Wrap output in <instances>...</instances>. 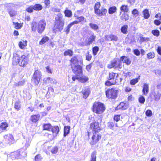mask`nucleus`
<instances>
[{
    "instance_id": "obj_1",
    "label": "nucleus",
    "mask_w": 161,
    "mask_h": 161,
    "mask_svg": "<svg viewBox=\"0 0 161 161\" xmlns=\"http://www.w3.org/2000/svg\"><path fill=\"white\" fill-rule=\"evenodd\" d=\"M28 63V58L26 56L23 55L20 56L17 53L14 54L12 61V64L14 65L19 64L20 66L24 67Z\"/></svg>"
},
{
    "instance_id": "obj_2",
    "label": "nucleus",
    "mask_w": 161,
    "mask_h": 161,
    "mask_svg": "<svg viewBox=\"0 0 161 161\" xmlns=\"http://www.w3.org/2000/svg\"><path fill=\"white\" fill-rule=\"evenodd\" d=\"M93 111L97 114L102 113L105 110L104 105L99 102H96L94 103L92 108Z\"/></svg>"
},
{
    "instance_id": "obj_3",
    "label": "nucleus",
    "mask_w": 161,
    "mask_h": 161,
    "mask_svg": "<svg viewBox=\"0 0 161 161\" xmlns=\"http://www.w3.org/2000/svg\"><path fill=\"white\" fill-rule=\"evenodd\" d=\"M41 76V72L39 70H36L34 73L32 79V82L35 85H37L40 81Z\"/></svg>"
},
{
    "instance_id": "obj_4",
    "label": "nucleus",
    "mask_w": 161,
    "mask_h": 161,
    "mask_svg": "<svg viewBox=\"0 0 161 161\" xmlns=\"http://www.w3.org/2000/svg\"><path fill=\"white\" fill-rule=\"evenodd\" d=\"M117 90L114 88L108 89L106 92L107 97L112 99H115L117 97Z\"/></svg>"
},
{
    "instance_id": "obj_5",
    "label": "nucleus",
    "mask_w": 161,
    "mask_h": 161,
    "mask_svg": "<svg viewBox=\"0 0 161 161\" xmlns=\"http://www.w3.org/2000/svg\"><path fill=\"white\" fill-rule=\"evenodd\" d=\"M101 136L98 132H93V135L92 137V140L90 142L91 145L95 144L101 138Z\"/></svg>"
},
{
    "instance_id": "obj_6",
    "label": "nucleus",
    "mask_w": 161,
    "mask_h": 161,
    "mask_svg": "<svg viewBox=\"0 0 161 161\" xmlns=\"http://www.w3.org/2000/svg\"><path fill=\"white\" fill-rule=\"evenodd\" d=\"M5 6L8 8V13L11 17H13L16 15V12L13 10V8L14 7L13 4L10 3L6 4Z\"/></svg>"
},
{
    "instance_id": "obj_7",
    "label": "nucleus",
    "mask_w": 161,
    "mask_h": 161,
    "mask_svg": "<svg viewBox=\"0 0 161 161\" xmlns=\"http://www.w3.org/2000/svg\"><path fill=\"white\" fill-rule=\"evenodd\" d=\"M72 69L73 72L76 75L80 76L82 75V68L80 65H72Z\"/></svg>"
},
{
    "instance_id": "obj_8",
    "label": "nucleus",
    "mask_w": 161,
    "mask_h": 161,
    "mask_svg": "<svg viewBox=\"0 0 161 161\" xmlns=\"http://www.w3.org/2000/svg\"><path fill=\"white\" fill-rule=\"evenodd\" d=\"M46 25V22L44 20L40 21L37 25L38 32L39 33H42L44 30Z\"/></svg>"
},
{
    "instance_id": "obj_9",
    "label": "nucleus",
    "mask_w": 161,
    "mask_h": 161,
    "mask_svg": "<svg viewBox=\"0 0 161 161\" xmlns=\"http://www.w3.org/2000/svg\"><path fill=\"white\" fill-rule=\"evenodd\" d=\"M121 64L120 61L119 60H114L111 61L110 63L108 64V67L109 69L112 68H114L118 67H120Z\"/></svg>"
},
{
    "instance_id": "obj_10",
    "label": "nucleus",
    "mask_w": 161,
    "mask_h": 161,
    "mask_svg": "<svg viewBox=\"0 0 161 161\" xmlns=\"http://www.w3.org/2000/svg\"><path fill=\"white\" fill-rule=\"evenodd\" d=\"M90 127L92 130L93 132H98L101 130L100 124L97 122H95L92 123L90 125Z\"/></svg>"
},
{
    "instance_id": "obj_11",
    "label": "nucleus",
    "mask_w": 161,
    "mask_h": 161,
    "mask_svg": "<svg viewBox=\"0 0 161 161\" xmlns=\"http://www.w3.org/2000/svg\"><path fill=\"white\" fill-rule=\"evenodd\" d=\"M55 29L58 31H61L63 28L64 22L55 23Z\"/></svg>"
},
{
    "instance_id": "obj_12",
    "label": "nucleus",
    "mask_w": 161,
    "mask_h": 161,
    "mask_svg": "<svg viewBox=\"0 0 161 161\" xmlns=\"http://www.w3.org/2000/svg\"><path fill=\"white\" fill-rule=\"evenodd\" d=\"M4 137L5 142L7 143H9L14 142L13 137L11 134L5 135Z\"/></svg>"
},
{
    "instance_id": "obj_13",
    "label": "nucleus",
    "mask_w": 161,
    "mask_h": 161,
    "mask_svg": "<svg viewBox=\"0 0 161 161\" xmlns=\"http://www.w3.org/2000/svg\"><path fill=\"white\" fill-rule=\"evenodd\" d=\"M43 81L46 84H56L57 83L55 79L50 77L45 78Z\"/></svg>"
},
{
    "instance_id": "obj_14",
    "label": "nucleus",
    "mask_w": 161,
    "mask_h": 161,
    "mask_svg": "<svg viewBox=\"0 0 161 161\" xmlns=\"http://www.w3.org/2000/svg\"><path fill=\"white\" fill-rule=\"evenodd\" d=\"M107 12V10L104 7H102L95 14L99 16H104Z\"/></svg>"
},
{
    "instance_id": "obj_15",
    "label": "nucleus",
    "mask_w": 161,
    "mask_h": 161,
    "mask_svg": "<svg viewBox=\"0 0 161 161\" xmlns=\"http://www.w3.org/2000/svg\"><path fill=\"white\" fill-rule=\"evenodd\" d=\"M118 76L117 74L111 72L109 73L108 79L110 80H116V81L117 78Z\"/></svg>"
},
{
    "instance_id": "obj_16",
    "label": "nucleus",
    "mask_w": 161,
    "mask_h": 161,
    "mask_svg": "<svg viewBox=\"0 0 161 161\" xmlns=\"http://www.w3.org/2000/svg\"><path fill=\"white\" fill-rule=\"evenodd\" d=\"M64 22V19L63 18V16L60 14H58L55 18L56 22Z\"/></svg>"
},
{
    "instance_id": "obj_17",
    "label": "nucleus",
    "mask_w": 161,
    "mask_h": 161,
    "mask_svg": "<svg viewBox=\"0 0 161 161\" xmlns=\"http://www.w3.org/2000/svg\"><path fill=\"white\" fill-rule=\"evenodd\" d=\"M120 60L123 62L125 63L127 65H129L131 63V61L130 59L125 56L121 57L120 58Z\"/></svg>"
},
{
    "instance_id": "obj_18",
    "label": "nucleus",
    "mask_w": 161,
    "mask_h": 161,
    "mask_svg": "<svg viewBox=\"0 0 161 161\" xmlns=\"http://www.w3.org/2000/svg\"><path fill=\"white\" fill-rule=\"evenodd\" d=\"M52 133L54 135V136H56L59 131V128L58 126L52 127Z\"/></svg>"
},
{
    "instance_id": "obj_19",
    "label": "nucleus",
    "mask_w": 161,
    "mask_h": 161,
    "mask_svg": "<svg viewBox=\"0 0 161 161\" xmlns=\"http://www.w3.org/2000/svg\"><path fill=\"white\" fill-rule=\"evenodd\" d=\"M27 41L23 40L20 41L19 43V47L21 49H25V47L27 46Z\"/></svg>"
},
{
    "instance_id": "obj_20",
    "label": "nucleus",
    "mask_w": 161,
    "mask_h": 161,
    "mask_svg": "<svg viewBox=\"0 0 161 161\" xmlns=\"http://www.w3.org/2000/svg\"><path fill=\"white\" fill-rule=\"evenodd\" d=\"M148 85L146 83L144 84L143 85V88L142 89V92L143 94H144L145 95H146L148 93Z\"/></svg>"
},
{
    "instance_id": "obj_21",
    "label": "nucleus",
    "mask_w": 161,
    "mask_h": 161,
    "mask_svg": "<svg viewBox=\"0 0 161 161\" xmlns=\"http://www.w3.org/2000/svg\"><path fill=\"white\" fill-rule=\"evenodd\" d=\"M78 60L76 56H74L72 57L70 60L71 65V67L72 65L75 66V64H78Z\"/></svg>"
},
{
    "instance_id": "obj_22",
    "label": "nucleus",
    "mask_w": 161,
    "mask_h": 161,
    "mask_svg": "<svg viewBox=\"0 0 161 161\" xmlns=\"http://www.w3.org/2000/svg\"><path fill=\"white\" fill-rule=\"evenodd\" d=\"M43 130H48L49 131H51L52 129V126L50 124H45L43 125Z\"/></svg>"
},
{
    "instance_id": "obj_23",
    "label": "nucleus",
    "mask_w": 161,
    "mask_h": 161,
    "mask_svg": "<svg viewBox=\"0 0 161 161\" xmlns=\"http://www.w3.org/2000/svg\"><path fill=\"white\" fill-rule=\"evenodd\" d=\"M40 118V116L39 115H33L31 116V120L32 122H36L39 120Z\"/></svg>"
},
{
    "instance_id": "obj_24",
    "label": "nucleus",
    "mask_w": 161,
    "mask_h": 161,
    "mask_svg": "<svg viewBox=\"0 0 161 161\" xmlns=\"http://www.w3.org/2000/svg\"><path fill=\"white\" fill-rule=\"evenodd\" d=\"M128 26L127 25H124L121 28V32L124 34H126L128 33Z\"/></svg>"
},
{
    "instance_id": "obj_25",
    "label": "nucleus",
    "mask_w": 161,
    "mask_h": 161,
    "mask_svg": "<svg viewBox=\"0 0 161 161\" xmlns=\"http://www.w3.org/2000/svg\"><path fill=\"white\" fill-rule=\"evenodd\" d=\"M79 76V78H78V80L81 82H85L88 80V78L86 76L80 75Z\"/></svg>"
},
{
    "instance_id": "obj_26",
    "label": "nucleus",
    "mask_w": 161,
    "mask_h": 161,
    "mask_svg": "<svg viewBox=\"0 0 161 161\" xmlns=\"http://www.w3.org/2000/svg\"><path fill=\"white\" fill-rule=\"evenodd\" d=\"M49 38L47 36L43 37L39 42V44L42 45L47 42L49 40Z\"/></svg>"
},
{
    "instance_id": "obj_27",
    "label": "nucleus",
    "mask_w": 161,
    "mask_h": 161,
    "mask_svg": "<svg viewBox=\"0 0 161 161\" xmlns=\"http://www.w3.org/2000/svg\"><path fill=\"white\" fill-rule=\"evenodd\" d=\"M144 17L145 19H147L150 17V14H149V11L147 9H145L142 12Z\"/></svg>"
},
{
    "instance_id": "obj_28",
    "label": "nucleus",
    "mask_w": 161,
    "mask_h": 161,
    "mask_svg": "<svg viewBox=\"0 0 161 161\" xmlns=\"http://www.w3.org/2000/svg\"><path fill=\"white\" fill-rule=\"evenodd\" d=\"M154 98L155 101H158L159 100L161 96V94L158 92H154Z\"/></svg>"
},
{
    "instance_id": "obj_29",
    "label": "nucleus",
    "mask_w": 161,
    "mask_h": 161,
    "mask_svg": "<svg viewBox=\"0 0 161 161\" xmlns=\"http://www.w3.org/2000/svg\"><path fill=\"white\" fill-rule=\"evenodd\" d=\"M34 10L36 11H40L42 8V7L40 4H37L33 6Z\"/></svg>"
},
{
    "instance_id": "obj_30",
    "label": "nucleus",
    "mask_w": 161,
    "mask_h": 161,
    "mask_svg": "<svg viewBox=\"0 0 161 161\" xmlns=\"http://www.w3.org/2000/svg\"><path fill=\"white\" fill-rule=\"evenodd\" d=\"M31 141V137H28L26 139V142L25 144V147L27 148L30 145V143Z\"/></svg>"
},
{
    "instance_id": "obj_31",
    "label": "nucleus",
    "mask_w": 161,
    "mask_h": 161,
    "mask_svg": "<svg viewBox=\"0 0 161 161\" xmlns=\"http://www.w3.org/2000/svg\"><path fill=\"white\" fill-rule=\"evenodd\" d=\"M73 51L70 49H68L66 50L64 53V56H71L73 55Z\"/></svg>"
},
{
    "instance_id": "obj_32",
    "label": "nucleus",
    "mask_w": 161,
    "mask_h": 161,
    "mask_svg": "<svg viewBox=\"0 0 161 161\" xmlns=\"http://www.w3.org/2000/svg\"><path fill=\"white\" fill-rule=\"evenodd\" d=\"M117 10V8L115 6H113L110 8L108 9V13L109 14H113L115 13Z\"/></svg>"
},
{
    "instance_id": "obj_33",
    "label": "nucleus",
    "mask_w": 161,
    "mask_h": 161,
    "mask_svg": "<svg viewBox=\"0 0 161 161\" xmlns=\"http://www.w3.org/2000/svg\"><path fill=\"white\" fill-rule=\"evenodd\" d=\"M120 10L121 11L127 12L128 11V8L127 5H123L120 7Z\"/></svg>"
},
{
    "instance_id": "obj_34",
    "label": "nucleus",
    "mask_w": 161,
    "mask_h": 161,
    "mask_svg": "<svg viewBox=\"0 0 161 161\" xmlns=\"http://www.w3.org/2000/svg\"><path fill=\"white\" fill-rule=\"evenodd\" d=\"M121 19L123 21H126L129 19L128 15L125 13L123 14L120 17Z\"/></svg>"
},
{
    "instance_id": "obj_35",
    "label": "nucleus",
    "mask_w": 161,
    "mask_h": 161,
    "mask_svg": "<svg viewBox=\"0 0 161 161\" xmlns=\"http://www.w3.org/2000/svg\"><path fill=\"white\" fill-rule=\"evenodd\" d=\"M96 36L93 35H92L90 36L89 38L88 39V44H90L95 40Z\"/></svg>"
},
{
    "instance_id": "obj_36",
    "label": "nucleus",
    "mask_w": 161,
    "mask_h": 161,
    "mask_svg": "<svg viewBox=\"0 0 161 161\" xmlns=\"http://www.w3.org/2000/svg\"><path fill=\"white\" fill-rule=\"evenodd\" d=\"M70 127L69 126H65L64 127V136H66L69 132Z\"/></svg>"
},
{
    "instance_id": "obj_37",
    "label": "nucleus",
    "mask_w": 161,
    "mask_h": 161,
    "mask_svg": "<svg viewBox=\"0 0 161 161\" xmlns=\"http://www.w3.org/2000/svg\"><path fill=\"white\" fill-rule=\"evenodd\" d=\"M116 82V80L107 81L105 83V85L106 86H109L115 84Z\"/></svg>"
},
{
    "instance_id": "obj_38",
    "label": "nucleus",
    "mask_w": 161,
    "mask_h": 161,
    "mask_svg": "<svg viewBox=\"0 0 161 161\" xmlns=\"http://www.w3.org/2000/svg\"><path fill=\"white\" fill-rule=\"evenodd\" d=\"M96 153L93 152L91 155V159L90 161H96Z\"/></svg>"
},
{
    "instance_id": "obj_39",
    "label": "nucleus",
    "mask_w": 161,
    "mask_h": 161,
    "mask_svg": "<svg viewBox=\"0 0 161 161\" xmlns=\"http://www.w3.org/2000/svg\"><path fill=\"white\" fill-rule=\"evenodd\" d=\"M13 24L14 25L15 28L17 29H20L22 26V23L13 22Z\"/></svg>"
},
{
    "instance_id": "obj_40",
    "label": "nucleus",
    "mask_w": 161,
    "mask_h": 161,
    "mask_svg": "<svg viewBox=\"0 0 161 161\" xmlns=\"http://www.w3.org/2000/svg\"><path fill=\"white\" fill-rule=\"evenodd\" d=\"M82 93L83 95V97L86 99L88 97L90 93V92L87 89L83 92Z\"/></svg>"
},
{
    "instance_id": "obj_41",
    "label": "nucleus",
    "mask_w": 161,
    "mask_h": 161,
    "mask_svg": "<svg viewBox=\"0 0 161 161\" xmlns=\"http://www.w3.org/2000/svg\"><path fill=\"white\" fill-rule=\"evenodd\" d=\"M65 16L67 17H69L72 15V13L71 11L69 10L66 9L64 12Z\"/></svg>"
},
{
    "instance_id": "obj_42",
    "label": "nucleus",
    "mask_w": 161,
    "mask_h": 161,
    "mask_svg": "<svg viewBox=\"0 0 161 161\" xmlns=\"http://www.w3.org/2000/svg\"><path fill=\"white\" fill-rule=\"evenodd\" d=\"M101 6L100 3L99 2H97L95 4L94 7V10L95 13L97 12Z\"/></svg>"
},
{
    "instance_id": "obj_43",
    "label": "nucleus",
    "mask_w": 161,
    "mask_h": 161,
    "mask_svg": "<svg viewBox=\"0 0 161 161\" xmlns=\"http://www.w3.org/2000/svg\"><path fill=\"white\" fill-rule=\"evenodd\" d=\"M37 24L36 22H33L31 24V29L32 31H35L36 30Z\"/></svg>"
},
{
    "instance_id": "obj_44",
    "label": "nucleus",
    "mask_w": 161,
    "mask_h": 161,
    "mask_svg": "<svg viewBox=\"0 0 161 161\" xmlns=\"http://www.w3.org/2000/svg\"><path fill=\"white\" fill-rule=\"evenodd\" d=\"M89 26L92 29L94 30H97L98 28V25L90 23Z\"/></svg>"
},
{
    "instance_id": "obj_45",
    "label": "nucleus",
    "mask_w": 161,
    "mask_h": 161,
    "mask_svg": "<svg viewBox=\"0 0 161 161\" xmlns=\"http://www.w3.org/2000/svg\"><path fill=\"white\" fill-rule=\"evenodd\" d=\"M25 82V81L24 80H22L19 81L18 83H16L14 84V86L15 87L22 86L24 84Z\"/></svg>"
},
{
    "instance_id": "obj_46",
    "label": "nucleus",
    "mask_w": 161,
    "mask_h": 161,
    "mask_svg": "<svg viewBox=\"0 0 161 161\" xmlns=\"http://www.w3.org/2000/svg\"><path fill=\"white\" fill-rule=\"evenodd\" d=\"M140 76H139L138 78L132 80L130 81V84L132 85H134L137 83L140 79Z\"/></svg>"
},
{
    "instance_id": "obj_47",
    "label": "nucleus",
    "mask_w": 161,
    "mask_h": 161,
    "mask_svg": "<svg viewBox=\"0 0 161 161\" xmlns=\"http://www.w3.org/2000/svg\"><path fill=\"white\" fill-rule=\"evenodd\" d=\"M155 57L154 53L153 52L149 53L147 54V57L148 59L153 58Z\"/></svg>"
},
{
    "instance_id": "obj_48",
    "label": "nucleus",
    "mask_w": 161,
    "mask_h": 161,
    "mask_svg": "<svg viewBox=\"0 0 161 161\" xmlns=\"http://www.w3.org/2000/svg\"><path fill=\"white\" fill-rule=\"evenodd\" d=\"M45 135L47 136L49 138L50 140H52L54 139V138L56 137V136H54V135L53 134L51 133H46L45 134Z\"/></svg>"
},
{
    "instance_id": "obj_49",
    "label": "nucleus",
    "mask_w": 161,
    "mask_h": 161,
    "mask_svg": "<svg viewBox=\"0 0 161 161\" xmlns=\"http://www.w3.org/2000/svg\"><path fill=\"white\" fill-rule=\"evenodd\" d=\"M138 101L140 103L144 104L145 101V98L143 96H140L138 98Z\"/></svg>"
},
{
    "instance_id": "obj_50",
    "label": "nucleus",
    "mask_w": 161,
    "mask_h": 161,
    "mask_svg": "<svg viewBox=\"0 0 161 161\" xmlns=\"http://www.w3.org/2000/svg\"><path fill=\"white\" fill-rule=\"evenodd\" d=\"M99 50V48L98 47H95L93 48L92 52L94 55H96L97 54V52Z\"/></svg>"
},
{
    "instance_id": "obj_51",
    "label": "nucleus",
    "mask_w": 161,
    "mask_h": 161,
    "mask_svg": "<svg viewBox=\"0 0 161 161\" xmlns=\"http://www.w3.org/2000/svg\"><path fill=\"white\" fill-rule=\"evenodd\" d=\"M8 126V124L6 123H2L0 126V128L2 130H5Z\"/></svg>"
},
{
    "instance_id": "obj_52",
    "label": "nucleus",
    "mask_w": 161,
    "mask_h": 161,
    "mask_svg": "<svg viewBox=\"0 0 161 161\" xmlns=\"http://www.w3.org/2000/svg\"><path fill=\"white\" fill-rule=\"evenodd\" d=\"M20 105L19 102H16L14 104V108L17 110H19L20 108Z\"/></svg>"
},
{
    "instance_id": "obj_53",
    "label": "nucleus",
    "mask_w": 161,
    "mask_h": 161,
    "mask_svg": "<svg viewBox=\"0 0 161 161\" xmlns=\"http://www.w3.org/2000/svg\"><path fill=\"white\" fill-rule=\"evenodd\" d=\"M152 33L154 35L157 36H158L159 35V32L157 30L152 31Z\"/></svg>"
},
{
    "instance_id": "obj_54",
    "label": "nucleus",
    "mask_w": 161,
    "mask_h": 161,
    "mask_svg": "<svg viewBox=\"0 0 161 161\" xmlns=\"http://www.w3.org/2000/svg\"><path fill=\"white\" fill-rule=\"evenodd\" d=\"M42 158L41 156L39 155H37L35 157V161H41L42 159Z\"/></svg>"
},
{
    "instance_id": "obj_55",
    "label": "nucleus",
    "mask_w": 161,
    "mask_h": 161,
    "mask_svg": "<svg viewBox=\"0 0 161 161\" xmlns=\"http://www.w3.org/2000/svg\"><path fill=\"white\" fill-rule=\"evenodd\" d=\"M140 41L142 42H147L149 41V38L147 37H141Z\"/></svg>"
},
{
    "instance_id": "obj_56",
    "label": "nucleus",
    "mask_w": 161,
    "mask_h": 161,
    "mask_svg": "<svg viewBox=\"0 0 161 161\" xmlns=\"http://www.w3.org/2000/svg\"><path fill=\"white\" fill-rule=\"evenodd\" d=\"M58 151V148L57 147H55L53 148L51 150V152L53 154L57 153Z\"/></svg>"
},
{
    "instance_id": "obj_57",
    "label": "nucleus",
    "mask_w": 161,
    "mask_h": 161,
    "mask_svg": "<svg viewBox=\"0 0 161 161\" xmlns=\"http://www.w3.org/2000/svg\"><path fill=\"white\" fill-rule=\"evenodd\" d=\"M77 19L78 20V22H80L82 21H84L85 22H86V19H85V18L82 16H80L77 18Z\"/></svg>"
},
{
    "instance_id": "obj_58",
    "label": "nucleus",
    "mask_w": 161,
    "mask_h": 161,
    "mask_svg": "<svg viewBox=\"0 0 161 161\" xmlns=\"http://www.w3.org/2000/svg\"><path fill=\"white\" fill-rule=\"evenodd\" d=\"M146 114L147 116H151L152 115V111L150 110H147L146 112Z\"/></svg>"
},
{
    "instance_id": "obj_59",
    "label": "nucleus",
    "mask_w": 161,
    "mask_h": 161,
    "mask_svg": "<svg viewBox=\"0 0 161 161\" xmlns=\"http://www.w3.org/2000/svg\"><path fill=\"white\" fill-rule=\"evenodd\" d=\"M111 41H116L118 40V37L115 36L111 35Z\"/></svg>"
},
{
    "instance_id": "obj_60",
    "label": "nucleus",
    "mask_w": 161,
    "mask_h": 161,
    "mask_svg": "<svg viewBox=\"0 0 161 161\" xmlns=\"http://www.w3.org/2000/svg\"><path fill=\"white\" fill-rule=\"evenodd\" d=\"M33 10V7L31 6L26 9V11L29 13H31L32 12Z\"/></svg>"
},
{
    "instance_id": "obj_61",
    "label": "nucleus",
    "mask_w": 161,
    "mask_h": 161,
    "mask_svg": "<svg viewBox=\"0 0 161 161\" xmlns=\"http://www.w3.org/2000/svg\"><path fill=\"white\" fill-rule=\"evenodd\" d=\"M125 104L123 102H121L119 105V108H122L123 109H126L125 107Z\"/></svg>"
},
{
    "instance_id": "obj_62",
    "label": "nucleus",
    "mask_w": 161,
    "mask_h": 161,
    "mask_svg": "<svg viewBox=\"0 0 161 161\" xmlns=\"http://www.w3.org/2000/svg\"><path fill=\"white\" fill-rule=\"evenodd\" d=\"M92 66V64H89V65L86 66V70L88 71H89L91 68Z\"/></svg>"
},
{
    "instance_id": "obj_63",
    "label": "nucleus",
    "mask_w": 161,
    "mask_h": 161,
    "mask_svg": "<svg viewBox=\"0 0 161 161\" xmlns=\"http://www.w3.org/2000/svg\"><path fill=\"white\" fill-rule=\"evenodd\" d=\"M114 119L116 121H118L120 120V115H115L114 117Z\"/></svg>"
},
{
    "instance_id": "obj_64",
    "label": "nucleus",
    "mask_w": 161,
    "mask_h": 161,
    "mask_svg": "<svg viewBox=\"0 0 161 161\" xmlns=\"http://www.w3.org/2000/svg\"><path fill=\"white\" fill-rule=\"evenodd\" d=\"M157 50L158 54L161 55V47H158Z\"/></svg>"
}]
</instances>
